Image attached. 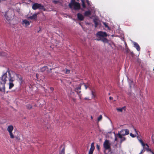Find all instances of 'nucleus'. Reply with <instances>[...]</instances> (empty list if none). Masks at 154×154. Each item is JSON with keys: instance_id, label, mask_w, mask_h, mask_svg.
<instances>
[{"instance_id": "a18cd8bd", "label": "nucleus", "mask_w": 154, "mask_h": 154, "mask_svg": "<svg viewBox=\"0 0 154 154\" xmlns=\"http://www.w3.org/2000/svg\"><path fill=\"white\" fill-rule=\"evenodd\" d=\"M50 90H51V91L53 92L54 90V88H53V87H51L50 88Z\"/></svg>"}, {"instance_id": "de8ad7c7", "label": "nucleus", "mask_w": 154, "mask_h": 154, "mask_svg": "<svg viewBox=\"0 0 154 154\" xmlns=\"http://www.w3.org/2000/svg\"><path fill=\"white\" fill-rule=\"evenodd\" d=\"M99 38H100L97 39V41H100V40L101 41V39L102 38H100V37H99Z\"/></svg>"}, {"instance_id": "6e6552de", "label": "nucleus", "mask_w": 154, "mask_h": 154, "mask_svg": "<svg viewBox=\"0 0 154 154\" xmlns=\"http://www.w3.org/2000/svg\"><path fill=\"white\" fill-rule=\"evenodd\" d=\"M120 132L123 136H125L129 134V131L127 129H122L121 130Z\"/></svg>"}, {"instance_id": "37998d69", "label": "nucleus", "mask_w": 154, "mask_h": 154, "mask_svg": "<svg viewBox=\"0 0 154 154\" xmlns=\"http://www.w3.org/2000/svg\"><path fill=\"white\" fill-rule=\"evenodd\" d=\"M92 97H95L94 93L93 91H92Z\"/></svg>"}, {"instance_id": "4468645a", "label": "nucleus", "mask_w": 154, "mask_h": 154, "mask_svg": "<svg viewBox=\"0 0 154 154\" xmlns=\"http://www.w3.org/2000/svg\"><path fill=\"white\" fill-rule=\"evenodd\" d=\"M75 0H71V3H69V6L70 8L72 9L73 5L77 3V2L75 1Z\"/></svg>"}, {"instance_id": "dca6fc26", "label": "nucleus", "mask_w": 154, "mask_h": 154, "mask_svg": "<svg viewBox=\"0 0 154 154\" xmlns=\"http://www.w3.org/2000/svg\"><path fill=\"white\" fill-rule=\"evenodd\" d=\"M14 129V127L12 125H11L9 126L7 129V131L9 132H12Z\"/></svg>"}, {"instance_id": "b1692460", "label": "nucleus", "mask_w": 154, "mask_h": 154, "mask_svg": "<svg viewBox=\"0 0 154 154\" xmlns=\"http://www.w3.org/2000/svg\"><path fill=\"white\" fill-rule=\"evenodd\" d=\"M116 135L118 137L121 139H122L123 137L122 136V135L121 133H119V132L118 134H116Z\"/></svg>"}, {"instance_id": "bb28decb", "label": "nucleus", "mask_w": 154, "mask_h": 154, "mask_svg": "<svg viewBox=\"0 0 154 154\" xmlns=\"http://www.w3.org/2000/svg\"><path fill=\"white\" fill-rule=\"evenodd\" d=\"M11 138L13 139L14 138V136L12 132H9Z\"/></svg>"}, {"instance_id": "c03bdc74", "label": "nucleus", "mask_w": 154, "mask_h": 154, "mask_svg": "<svg viewBox=\"0 0 154 154\" xmlns=\"http://www.w3.org/2000/svg\"><path fill=\"white\" fill-rule=\"evenodd\" d=\"M74 94H75V93L74 92H72V91H71V92H70V94L71 95H74Z\"/></svg>"}, {"instance_id": "6e6d98bb", "label": "nucleus", "mask_w": 154, "mask_h": 154, "mask_svg": "<svg viewBox=\"0 0 154 154\" xmlns=\"http://www.w3.org/2000/svg\"><path fill=\"white\" fill-rule=\"evenodd\" d=\"M145 148H147V146H146V147H145V146H144V149H145ZM143 149H144V148H143Z\"/></svg>"}, {"instance_id": "e433bc0d", "label": "nucleus", "mask_w": 154, "mask_h": 154, "mask_svg": "<svg viewBox=\"0 0 154 154\" xmlns=\"http://www.w3.org/2000/svg\"><path fill=\"white\" fill-rule=\"evenodd\" d=\"M132 83H133V81H131L130 83H129V86H130V88H131L132 87L131 85H132Z\"/></svg>"}, {"instance_id": "aec40b11", "label": "nucleus", "mask_w": 154, "mask_h": 154, "mask_svg": "<svg viewBox=\"0 0 154 154\" xmlns=\"http://www.w3.org/2000/svg\"><path fill=\"white\" fill-rule=\"evenodd\" d=\"M91 12L90 11H86L84 13V15L85 16H88L91 15Z\"/></svg>"}, {"instance_id": "c756f323", "label": "nucleus", "mask_w": 154, "mask_h": 154, "mask_svg": "<svg viewBox=\"0 0 154 154\" xmlns=\"http://www.w3.org/2000/svg\"><path fill=\"white\" fill-rule=\"evenodd\" d=\"M84 85L85 87V89H86L89 86V84L88 83L87 85L84 84Z\"/></svg>"}, {"instance_id": "6ab92c4d", "label": "nucleus", "mask_w": 154, "mask_h": 154, "mask_svg": "<svg viewBox=\"0 0 154 154\" xmlns=\"http://www.w3.org/2000/svg\"><path fill=\"white\" fill-rule=\"evenodd\" d=\"M48 69V68L47 66H44L42 67L40 69V70H41V72H43Z\"/></svg>"}, {"instance_id": "9b49d317", "label": "nucleus", "mask_w": 154, "mask_h": 154, "mask_svg": "<svg viewBox=\"0 0 154 154\" xmlns=\"http://www.w3.org/2000/svg\"><path fill=\"white\" fill-rule=\"evenodd\" d=\"M81 89V86L80 85L79 86L76 87L75 89V91L77 93V94L79 95V97L81 96L80 94L81 92V91H79V90H80Z\"/></svg>"}, {"instance_id": "864d4df0", "label": "nucleus", "mask_w": 154, "mask_h": 154, "mask_svg": "<svg viewBox=\"0 0 154 154\" xmlns=\"http://www.w3.org/2000/svg\"><path fill=\"white\" fill-rule=\"evenodd\" d=\"M87 3H88V4H89V2H88V1H87Z\"/></svg>"}, {"instance_id": "4c0bfd02", "label": "nucleus", "mask_w": 154, "mask_h": 154, "mask_svg": "<svg viewBox=\"0 0 154 154\" xmlns=\"http://www.w3.org/2000/svg\"><path fill=\"white\" fill-rule=\"evenodd\" d=\"M0 56H5V54H4V53H2V52H1L0 51Z\"/></svg>"}, {"instance_id": "f03ea898", "label": "nucleus", "mask_w": 154, "mask_h": 154, "mask_svg": "<svg viewBox=\"0 0 154 154\" xmlns=\"http://www.w3.org/2000/svg\"><path fill=\"white\" fill-rule=\"evenodd\" d=\"M7 72H5L2 76L0 78V83L1 84H3L2 90L4 92H5V85L7 81Z\"/></svg>"}, {"instance_id": "72a5a7b5", "label": "nucleus", "mask_w": 154, "mask_h": 154, "mask_svg": "<svg viewBox=\"0 0 154 154\" xmlns=\"http://www.w3.org/2000/svg\"><path fill=\"white\" fill-rule=\"evenodd\" d=\"M115 140L116 141H118V137L116 134H115Z\"/></svg>"}, {"instance_id": "3c124183", "label": "nucleus", "mask_w": 154, "mask_h": 154, "mask_svg": "<svg viewBox=\"0 0 154 154\" xmlns=\"http://www.w3.org/2000/svg\"><path fill=\"white\" fill-rule=\"evenodd\" d=\"M151 152L152 154H154V152L152 151H151Z\"/></svg>"}, {"instance_id": "f8f14e48", "label": "nucleus", "mask_w": 154, "mask_h": 154, "mask_svg": "<svg viewBox=\"0 0 154 154\" xmlns=\"http://www.w3.org/2000/svg\"><path fill=\"white\" fill-rule=\"evenodd\" d=\"M77 18L79 20L81 21L84 20V17L82 14L78 13L77 14Z\"/></svg>"}, {"instance_id": "09e8293b", "label": "nucleus", "mask_w": 154, "mask_h": 154, "mask_svg": "<svg viewBox=\"0 0 154 154\" xmlns=\"http://www.w3.org/2000/svg\"><path fill=\"white\" fill-rule=\"evenodd\" d=\"M109 99L110 100H112L113 99V98L111 97H109Z\"/></svg>"}, {"instance_id": "c85d7f7f", "label": "nucleus", "mask_w": 154, "mask_h": 154, "mask_svg": "<svg viewBox=\"0 0 154 154\" xmlns=\"http://www.w3.org/2000/svg\"><path fill=\"white\" fill-rule=\"evenodd\" d=\"M65 148H63L60 153H62V154H65Z\"/></svg>"}, {"instance_id": "9d476101", "label": "nucleus", "mask_w": 154, "mask_h": 154, "mask_svg": "<svg viewBox=\"0 0 154 154\" xmlns=\"http://www.w3.org/2000/svg\"><path fill=\"white\" fill-rule=\"evenodd\" d=\"M73 6H74L73 9L75 10H79L80 9V4L78 2L73 5Z\"/></svg>"}, {"instance_id": "7ed1b4c3", "label": "nucleus", "mask_w": 154, "mask_h": 154, "mask_svg": "<svg viewBox=\"0 0 154 154\" xmlns=\"http://www.w3.org/2000/svg\"><path fill=\"white\" fill-rule=\"evenodd\" d=\"M14 15V11L11 10H9L5 13V17L6 20L8 21L10 20L12 18V16Z\"/></svg>"}, {"instance_id": "f257e3e1", "label": "nucleus", "mask_w": 154, "mask_h": 154, "mask_svg": "<svg viewBox=\"0 0 154 154\" xmlns=\"http://www.w3.org/2000/svg\"><path fill=\"white\" fill-rule=\"evenodd\" d=\"M11 72H12V71H11L9 70L8 68V70L6 72L7 73H8V76H7V78H8L9 81V88L11 89L13 88L14 85V84L13 83V82L15 80V78L14 76H12V75L11 74Z\"/></svg>"}, {"instance_id": "c9c22d12", "label": "nucleus", "mask_w": 154, "mask_h": 154, "mask_svg": "<svg viewBox=\"0 0 154 154\" xmlns=\"http://www.w3.org/2000/svg\"><path fill=\"white\" fill-rule=\"evenodd\" d=\"M96 148L97 149V150H99L100 149V146L98 144H97L96 145Z\"/></svg>"}, {"instance_id": "39448f33", "label": "nucleus", "mask_w": 154, "mask_h": 154, "mask_svg": "<svg viewBox=\"0 0 154 154\" xmlns=\"http://www.w3.org/2000/svg\"><path fill=\"white\" fill-rule=\"evenodd\" d=\"M103 146L104 149V152L105 154H107L106 152V151L107 150H111L110 144L109 140H106L103 143Z\"/></svg>"}, {"instance_id": "1a4fd4ad", "label": "nucleus", "mask_w": 154, "mask_h": 154, "mask_svg": "<svg viewBox=\"0 0 154 154\" xmlns=\"http://www.w3.org/2000/svg\"><path fill=\"white\" fill-rule=\"evenodd\" d=\"M22 24L25 27H27L30 24V22L26 20L25 19L23 21Z\"/></svg>"}, {"instance_id": "cd10ccee", "label": "nucleus", "mask_w": 154, "mask_h": 154, "mask_svg": "<svg viewBox=\"0 0 154 154\" xmlns=\"http://www.w3.org/2000/svg\"><path fill=\"white\" fill-rule=\"evenodd\" d=\"M94 23L95 24V27H97L98 25V22L96 20H94Z\"/></svg>"}, {"instance_id": "423d86ee", "label": "nucleus", "mask_w": 154, "mask_h": 154, "mask_svg": "<svg viewBox=\"0 0 154 154\" xmlns=\"http://www.w3.org/2000/svg\"><path fill=\"white\" fill-rule=\"evenodd\" d=\"M97 35L99 37H105L107 36V34L106 32L102 31L98 32L97 33Z\"/></svg>"}, {"instance_id": "79ce46f5", "label": "nucleus", "mask_w": 154, "mask_h": 154, "mask_svg": "<svg viewBox=\"0 0 154 154\" xmlns=\"http://www.w3.org/2000/svg\"><path fill=\"white\" fill-rule=\"evenodd\" d=\"M53 2L54 3H55V4H57L58 3V1H56V0H54V1H53Z\"/></svg>"}, {"instance_id": "a19ab883", "label": "nucleus", "mask_w": 154, "mask_h": 154, "mask_svg": "<svg viewBox=\"0 0 154 154\" xmlns=\"http://www.w3.org/2000/svg\"><path fill=\"white\" fill-rule=\"evenodd\" d=\"M152 141L153 143H154V136L152 135Z\"/></svg>"}, {"instance_id": "a211bd4d", "label": "nucleus", "mask_w": 154, "mask_h": 154, "mask_svg": "<svg viewBox=\"0 0 154 154\" xmlns=\"http://www.w3.org/2000/svg\"><path fill=\"white\" fill-rule=\"evenodd\" d=\"M101 41L103 42L104 43H108V40L106 38L103 37L102 38Z\"/></svg>"}, {"instance_id": "4d7b16f0", "label": "nucleus", "mask_w": 154, "mask_h": 154, "mask_svg": "<svg viewBox=\"0 0 154 154\" xmlns=\"http://www.w3.org/2000/svg\"><path fill=\"white\" fill-rule=\"evenodd\" d=\"M110 93H109L108 94V95H110Z\"/></svg>"}, {"instance_id": "473e14b6", "label": "nucleus", "mask_w": 154, "mask_h": 154, "mask_svg": "<svg viewBox=\"0 0 154 154\" xmlns=\"http://www.w3.org/2000/svg\"><path fill=\"white\" fill-rule=\"evenodd\" d=\"M126 139V138L125 137H123L122 138V139H121V142L122 143V142L125 141Z\"/></svg>"}, {"instance_id": "412c9836", "label": "nucleus", "mask_w": 154, "mask_h": 154, "mask_svg": "<svg viewBox=\"0 0 154 154\" xmlns=\"http://www.w3.org/2000/svg\"><path fill=\"white\" fill-rule=\"evenodd\" d=\"M125 106H124V107H123L122 108H117V110L118 111H119L120 112H122L123 110H125Z\"/></svg>"}, {"instance_id": "49530a36", "label": "nucleus", "mask_w": 154, "mask_h": 154, "mask_svg": "<svg viewBox=\"0 0 154 154\" xmlns=\"http://www.w3.org/2000/svg\"><path fill=\"white\" fill-rule=\"evenodd\" d=\"M52 70V69H50V70H47V71L48 72H51V70Z\"/></svg>"}, {"instance_id": "603ef678", "label": "nucleus", "mask_w": 154, "mask_h": 154, "mask_svg": "<svg viewBox=\"0 0 154 154\" xmlns=\"http://www.w3.org/2000/svg\"><path fill=\"white\" fill-rule=\"evenodd\" d=\"M91 119H93V117L92 116H91Z\"/></svg>"}, {"instance_id": "5fc2aeb1", "label": "nucleus", "mask_w": 154, "mask_h": 154, "mask_svg": "<svg viewBox=\"0 0 154 154\" xmlns=\"http://www.w3.org/2000/svg\"><path fill=\"white\" fill-rule=\"evenodd\" d=\"M85 100H88V99H87V98H85Z\"/></svg>"}, {"instance_id": "8fccbe9b", "label": "nucleus", "mask_w": 154, "mask_h": 154, "mask_svg": "<svg viewBox=\"0 0 154 154\" xmlns=\"http://www.w3.org/2000/svg\"><path fill=\"white\" fill-rule=\"evenodd\" d=\"M104 25H105V26L106 27H108V25L107 24H106L105 23H104Z\"/></svg>"}, {"instance_id": "f3484780", "label": "nucleus", "mask_w": 154, "mask_h": 154, "mask_svg": "<svg viewBox=\"0 0 154 154\" xmlns=\"http://www.w3.org/2000/svg\"><path fill=\"white\" fill-rule=\"evenodd\" d=\"M29 18L32 20H36L37 18V15L35 14H34L32 16L29 17Z\"/></svg>"}, {"instance_id": "ea45409f", "label": "nucleus", "mask_w": 154, "mask_h": 154, "mask_svg": "<svg viewBox=\"0 0 154 154\" xmlns=\"http://www.w3.org/2000/svg\"><path fill=\"white\" fill-rule=\"evenodd\" d=\"M130 50L128 49V48H126V51L127 53H128L130 51Z\"/></svg>"}, {"instance_id": "20e7f679", "label": "nucleus", "mask_w": 154, "mask_h": 154, "mask_svg": "<svg viewBox=\"0 0 154 154\" xmlns=\"http://www.w3.org/2000/svg\"><path fill=\"white\" fill-rule=\"evenodd\" d=\"M32 8L34 10H36L37 9L43 10L44 11H45L46 10L43 5L37 3H34L32 5Z\"/></svg>"}, {"instance_id": "f704fd0d", "label": "nucleus", "mask_w": 154, "mask_h": 154, "mask_svg": "<svg viewBox=\"0 0 154 154\" xmlns=\"http://www.w3.org/2000/svg\"><path fill=\"white\" fill-rule=\"evenodd\" d=\"M15 138H16V139L18 140H20V137H19V136H16L15 137Z\"/></svg>"}, {"instance_id": "a878e982", "label": "nucleus", "mask_w": 154, "mask_h": 154, "mask_svg": "<svg viewBox=\"0 0 154 154\" xmlns=\"http://www.w3.org/2000/svg\"><path fill=\"white\" fill-rule=\"evenodd\" d=\"M82 6L83 8H85L86 7V6L85 5V2H84V0H82Z\"/></svg>"}, {"instance_id": "2f4dec72", "label": "nucleus", "mask_w": 154, "mask_h": 154, "mask_svg": "<svg viewBox=\"0 0 154 154\" xmlns=\"http://www.w3.org/2000/svg\"><path fill=\"white\" fill-rule=\"evenodd\" d=\"M130 135L132 137H136V135H135L132 134L131 133L130 134Z\"/></svg>"}, {"instance_id": "58836bf2", "label": "nucleus", "mask_w": 154, "mask_h": 154, "mask_svg": "<svg viewBox=\"0 0 154 154\" xmlns=\"http://www.w3.org/2000/svg\"><path fill=\"white\" fill-rule=\"evenodd\" d=\"M133 129H134L135 132L136 133V134H137V135H138V133L136 130V129L134 128V127H133Z\"/></svg>"}, {"instance_id": "2eb2a0df", "label": "nucleus", "mask_w": 154, "mask_h": 154, "mask_svg": "<svg viewBox=\"0 0 154 154\" xmlns=\"http://www.w3.org/2000/svg\"><path fill=\"white\" fill-rule=\"evenodd\" d=\"M134 47L136 48L137 51H139L140 50V48L139 45L137 43L134 42Z\"/></svg>"}, {"instance_id": "13d9d810", "label": "nucleus", "mask_w": 154, "mask_h": 154, "mask_svg": "<svg viewBox=\"0 0 154 154\" xmlns=\"http://www.w3.org/2000/svg\"><path fill=\"white\" fill-rule=\"evenodd\" d=\"M2 90V89L1 88H0V91H1Z\"/></svg>"}, {"instance_id": "5701e85b", "label": "nucleus", "mask_w": 154, "mask_h": 154, "mask_svg": "<svg viewBox=\"0 0 154 154\" xmlns=\"http://www.w3.org/2000/svg\"><path fill=\"white\" fill-rule=\"evenodd\" d=\"M26 108L27 109H30L32 108V105L30 104H29L26 105Z\"/></svg>"}, {"instance_id": "bf43d9fd", "label": "nucleus", "mask_w": 154, "mask_h": 154, "mask_svg": "<svg viewBox=\"0 0 154 154\" xmlns=\"http://www.w3.org/2000/svg\"><path fill=\"white\" fill-rule=\"evenodd\" d=\"M143 151V150H142V151L141 152V153Z\"/></svg>"}, {"instance_id": "4be33fe9", "label": "nucleus", "mask_w": 154, "mask_h": 154, "mask_svg": "<svg viewBox=\"0 0 154 154\" xmlns=\"http://www.w3.org/2000/svg\"><path fill=\"white\" fill-rule=\"evenodd\" d=\"M145 146H147V148H145V149H146L147 151H150V152L152 150L149 148V145L147 143L145 144Z\"/></svg>"}, {"instance_id": "ddd939ff", "label": "nucleus", "mask_w": 154, "mask_h": 154, "mask_svg": "<svg viewBox=\"0 0 154 154\" xmlns=\"http://www.w3.org/2000/svg\"><path fill=\"white\" fill-rule=\"evenodd\" d=\"M137 138L138 140L139 141V142L141 144L142 146L143 147V148H144V146H145V144L144 143L143 141V140L140 137H139L138 136H137Z\"/></svg>"}, {"instance_id": "393cba45", "label": "nucleus", "mask_w": 154, "mask_h": 154, "mask_svg": "<svg viewBox=\"0 0 154 154\" xmlns=\"http://www.w3.org/2000/svg\"><path fill=\"white\" fill-rule=\"evenodd\" d=\"M102 119V115H100L97 118V121L99 122Z\"/></svg>"}, {"instance_id": "7c9ffc66", "label": "nucleus", "mask_w": 154, "mask_h": 154, "mask_svg": "<svg viewBox=\"0 0 154 154\" xmlns=\"http://www.w3.org/2000/svg\"><path fill=\"white\" fill-rule=\"evenodd\" d=\"M65 69L66 70V72H65V73L66 74H68L70 73V70H68L67 69Z\"/></svg>"}, {"instance_id": "0eeeda50", "label": "nucleus", "mask_w": 154, "mask_h": 154, "mask_svg": "<svg viewBox=\"0 0 154 154\" xmlns=\"http://www.w3.org/2000/svg\"><path fill=\"white\" fill-rule=\"evenodd\" d=\"M94 143L93 142L91 143V148L89 149L88 154H93V152L95 149Z\"/></svg>"}, {"instance_id": "052dcab7", "label": "nucleus", "mask_w": 154, "mask_h": 154, "mask_svg": "<svg viewBox=\"0 0 154 154\" xmlns=\"http://www.w3.org/2000/svg\"><path fill=\"white\" fill-rule=\"evenodd\" d=\"M29 1H30V0H29Z\"/></svg>"}]
</instances>
